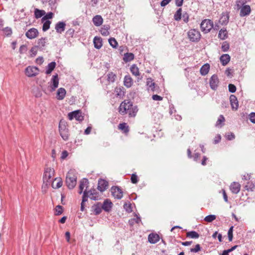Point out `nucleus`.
Returning a JSON list of instances; mask_svg holds the SVG:
<instances>
[{
    "label": "nucleus",
    "mask_w": 255,
    "mask_h": 255,
    "mask_svg": "<svg viewBox=\"0 0 255 255\" xmlns=\"http://www.w3.org/2000/svg\"><path fill=\"white\" fill-rule=\"evenodd\" d=\"M247 2L245 0H238L236 1V8L238 10L240 9V15L241 17L249 15L251 12V8L249 5H246Z\"/></svg>",
    "instance_id": "1"
},
{
    "label": "nucleus",
    "mask_w": 255,
    "mask_h": 255,
    "mask_svg": "<svg viewBox=\"0 0 255 255\" xmlns=\"http://www.w3.org/2000/svg\"><path fill=\"white\" fill-rule=\"evenodd\" d=\"M66 183L69 189H73L77 183V176L73 170H70L67 174Z\"/></svg>",
    "instance_id": "2"
},
{
    "label": "nucleus",
    "mask_w": 255,
    "mask_h": 255,
    "mask_svg": "<svg viewBox=\"0 0 255 255\" xmlns=\"http://www.w3.org/2000/svg\"><path fill=\"white\" fill-rule=\"evenodd\" d=\"M59 133L62 138L64 140L68 139L69 134L67 128L66 123L64 121H60L59 124Z\"/></svg>",
    "instance_id": "3"
},
{
    "label": "nucleus",
    "mask_w": 255,
    "mask_h": 255,
    "mask_svg": "<svg viewBox=\"0 0 255 255\" xmlns=\"http://www.w3.org/2000/svg\"><path fill=\"white\" fill-rule=\"evenodd\" d=\"M54 172L55 171L53 168H45L43 176V182L45 183L46 185L50 183L53 180L52 178L54 174Z\"/></svg>",
    "instance_id": "4"
},
{
    "label": "nucleus",
    "mask_w": 255,
    "mask_h": 255,
    "mask_svg": "<svg viewBox=\"0 0 255 255\" xmlns=\"http://www.w3.org/2000/svg\"><path fill=\"white\" fill-rule=\"evenodd\" d=\"M132 102L128 100H125L122 102L119 107V112L122 115H125L127 114V111L129 110V108L132 106Z\"/></svg>",
    "instance_id": "5"
},
{
    "label": "nucleus",
    "mask_w": 255,
    "mask_h": 255,
    "mask_svg": "<svg viewBox=\"0 0 255 255\" xmlns=\"http://www.w3.org/2000/svg\"><path fill=\"white\" fill-rule=\"evenodd\" d=\"M200 27L204 33H208L214 27L213 22L210 19H204L201 22Z\"/></svg>",
    "instance_id": "6"
},
{
    "label": "nucleus",
    "mask_w": 255,
    "mask_h": 255,
    "mask_svg": "<svg viewBox=\"0 0 255 255\" xmlns=\"http://www.w3.org/2000/svg\"><path fill=\"white\" fill-rule=\"evenodd\" d=\"M188 36L192 42H198L201 38L200 32L195 29L190 30L188 32Z\"/></svg>",
    "instance_id": "7"
},
{
    "label": "nucleus",
    "mask_w": 255,
    "mask_h": 255,
    "mask_svg": "<svg viewBox=\"0 0 255 255\" xmlns=\"http://www.w3.org/2000/svg\"><path fill=\"white\" fill-rule=\"evenodd\" d=\"M68 117L70 120L75 119L78 122H82L84 120V116L80 110H76L69 113Z\"/></svg>",
    "instance_id": "8"
},
{
    "label": "nucleus",
    "mask_w": 255,
    "mask_h": 255,
    "mask_svg": "<svg viewBox=\"0 0 255 255\" xmlns=\"http://www.w3.org/2000/svg\"><path fill=\"white\" fill-rule=\"evenodd\" d=\"M39 70L35 66H28L25 70V73L27 76L33 77L39 74Z\"/></svg>",
    "instance_id": "9"
},
{
    "label": "nucleus",
    "mask_w": 255,
    "mask_h": 255,
    "mask_svg": "<svg viewBox=\"0 0 255 255\" xmlns=\"http://www.w3.org/2000/svg\"><path fill=\"white\" fill-rule=\"evenodd\" d=\"M112 195L118 199H121L123 197V192L119 186H112L111 188Z\"/></svg>",
    "instance_id": "10"
},
{
    "label": "nucleus",
    "mask_w": 255,
    "mask_h": 255,
    "mask_svg": "<svg viewBox=\"0 0 255 255\" xmlns=\"http://www.w3.org/2000/svg\"><path fill=\"white\" fill-rule=\"evenodd\" d=\"M219 83V79L216 74L213 75L210 79L209 85L211 89L216 90Z\"/></svg>",
    "instance_id": "11"
},
{
    "label": "nucleus",
    "mask_w": 255,
    "mask_h": 255,
    "mask_svg": "<svg viewBox=\"0 0 255 255\" xmlns=\"http://www.w3.org/2000/svg\"><path fill=\"white\" fill-rule=\"evenodd\" d=\"M38 33V31L36 28H31L26 32L25 36L28 39H32L37 37Z\"/></svg>",
    "instance_id": "12"
},
{
    "label": "nucleus",
    "mask_w": 255,
    "mask_h": 255,
    "mask_svg": "<svg viewBox=\"0 0 255 255\" xmlns=\"http://www.w3.org/2000/svg\"><path fill=\"white\" fill-rule=\"evenodd\" d=\"M108 186V182L106 180L100 179L98 181V189L101 192L105 191Z\"/></svg>",
    "instance_id": "13"
},
{
    "label": "nucleus",
    "mask_w": 255,
    "mask_h": 255,
    "mask_svg": "<svg viewBox=\"0 0 255 255\" xmlns=\"http://www.w3.org/2000/svg\"><path fill=\"white\" fill-rule=\"evenodd\" d=\"M230 102L232 109L233 110H237L239 107V103L236 96L231 95L230 97Z\"/></svg>",
    "instance_id": "14"
},
{
    "label": "nucleus",
    "mask_w": 255,
    "mask_h": 255,
    "mask_svg": "<svg viewBox=\"0 0 255 255\" xmlns=\"http://www.w3.org/2000/svg\"><path fill=\"white\" fill-rule=\"evenodd\" d=\"M66 27V23L64 21H59L56 24L55 29L56 31L58 33H62L65 31Z\"/></svg>",
    "instance_id": "15"
},
{
    "label": "nucleus",
    "mask_w": 255,
    "mask_h": 255,
    "mask_svg": "<svg viewBox=\"0 0 255 255\" xmlns=\"http://www.w3.org/2000/svg\"><path fill=\"white\" fill-rule=\"evenodd\" d=\"M113 203L109 199H106L102 206V209L107 212H109L112 208Z\"/></svg>",
    "instance_id": "16"
},
{
    "label": "nucleus",
    "mask_w": 255,
    "mask_h": 255,
    "mask_svg": "<svg viewBox=\"0 0 255 255\" xmlns=\"http://www.w3.org/2000/svg\"><path fill=\"white\" fill-rule=\"evenodd\" d=\"M138 111V109L137 106H133L132 104L131 108H129V110L127 111V114H128L129 117L134 118L136 116Z\"/></svg>",
    "instance_id": "17"
},
{
    "label": "nucleus",
    "mask_w": 255,
    "mask_h": 255,
    "mask_svg": "<svg viewBox=\"0 0 255 255\" xmlns=\"http://www.w3.org/2000/svg\"><path fill=\"white\" fill-rule=\"evenodd\" d=\"M159 236L156 233H151L148 235V242L151 244H155L159 241Z\"/></svg>",
    "instance_id": "18"
},
{
    "label": "nucleus",
    "mask_w": 255,
    "mask_h": 255,
    "mask_svg": "<svg viewBox=\"0 0 255 255\" xmlns=\"http://www.w3.org/2000/svg\"><path fill=\"white\" fill-rule=\"evenodd\" d=\"M133 84V80L131 77L129 75H127L125 76L124 79V85L128 88H130Z\"/></svg>",
    "instance_id": "19"
},
{
    "label": "nucleus",
    "mask_w": 255,
    "mask_h": 255,
    "mask_svg": "<svg viewBox=\"0 0 255 255\" xmlns=\"http://www.w3.org/2000/svg\"><path fill=\"white\" fill-rule=\"evenodd\" d=\"M89 184V181L87 178H83L80 182L79 194H81L83 193V189L85 187L87 188Z\"/></svg>",
    "instance_id": "20"
},
{
    "label": "nucleus",
    "mask_w": 255,
    "mask_h": 255,
    "mask_svg": "<svg viewBox=\"0 0 255 255\" xmlns=\"http://www.w3.org/2000/svg\"><path fill=\"white\" fill-rule=\"evenodd\" d=\"M230 188L233 193L238 194L240 191L241 185L239 183L234 182L231 184Z\"/></svg>",
    "instance_id": "21"
},
{
    "label": "nucleus",
    "mask_w": 255,
    "mask_h": 255,
    "mask_svg": "<svg viewBox=\"0 0 255 255\" xmlns=\"http://www.w3.org/2000/svg\"><path fill=\"white\" fill-rule=\"evenodd\" d=\"M89 196H88V192L87 191V189H86L83 192V195L82 196V201L81 203V207H80V210L81 211H84L85 209V203L88 201Z\"/></svg>",
    "instance_id": "22"
},
{
    "label": "nucleus",
    "mask_w": 255,
    "mask_h": 255,
    "mask_svg": "<svg viewBox=\"0 0 255 255\" xmlns=\"http://www.w3.org/2000/svg\"><path fill=\"white\" fill-rule=\"evenodd\" d=\"M102 42V39L101 37L95 36L93 39V43L95 48L97 49H100L103 45Z\"/></svg>",
    "instance_id": "23"
},
{
    "label": "nucleus",
    "mask_w": 255,
    "mask_h": 255,
    "mask_svg": "<svg viewBox=\"0 0 255 255\" xmlns=\"http://www.w3.org/2000/svg\"><path fill=\"white\" fill-rule=\"evenodd\" d=\"M66 91L63 88H60L58 89L57 91L56 98L58 100H63L66 95Z\"/></svg>",
    "instance_id": "24"
},
{
    "label": "nucleus",
    "mask_w": 255,
    "mask_h": 255,
    "mask_svg": "<svg viewBox=\"0 0 255 255\" xmlns=\"http://www.w3.org/2000/svg\"><path fill=\"white\" fill-rule=\"evenodd\" d=\"M51 81L52 82V84L50 86V87L51 88L52 91H54L56 88L58 87L59 84L58 76L57 74L52 76Z\"/></svg>",
    "instance_id": "25"
},
{
    "label": "nucleus",
    "mask_w": 255,
    "mask_h": 255,
    "mask_svg": "<svg viewBox=\"0 0 255 255\" xmlns=\"http://www.w3.org/2000/svg\"><path fill=\"white\" fill-rule=\"evenodd\" d=\"M229 14L228 13H223L220 19V23L222 25H226L229 22Z\"/></svg>",
    "instance_id": "26"
},
{
    "label": "nucleus",
    "mask_w": 255,
    "mask_h": 255,
    "mask_svg": "<svg viewBox=\"0 0 255 255\" xmlns=\"http://www.w3.org/2000/svg\"><path fill=\"white\" fill-rule=\"evenodd\" d=\"M93 22L96 26H99L102 25L103 22L102 17L100 15H97L93 18Z\"/></svg>",
    "instance_id": "27"
},
{
    "label": "nucleus",
    "mask_w": 255,
    "mask_h": 255,
    "mask_svg": "<svg viewBox=\"0 0 255 255\" xmlns=\"http://www.w3.org/2000/svg\"><path fill=\"white\" fill-rule=\"evenodd\" d=\"M210 67V65L208 63L204 64L200 68V72L201 75L202 76L206 75L209 71Z\"/></svg>",
    "instance_id": "28"
},
{
    "label": "nucleus",
    "mask_w": 255,
    "mask_h": 255,
    "mask_svg": "<svg viewBox=\"0 0 255 255\" xmlns=\"http://www.w3.org/2000/svg\"><path fill=\"white\" fill-rule=\"evenodd\" d=\"M92 209L95 215H99L102 212V209H103L100 203H97L94 205L92 206Z\"/></svg>",
    "instance_id": "29"
},
{
    "label": "nucleus",
    "mask_w": 255,
    "mask_h": 255,
    "mask_svg": "<svg viewBox=\"0 0 255 255\" xmlns=\"http://www.w3.org/2000/svg\"><path fill=\"white\" fill-rule=\"evenodd\" d=\"M220 59L222 65L225 66L229 62L230 60V56L227 54H223L220 57Z\"/></svg>",
    "instance_id": "30"
},
{
    "label": "nucleus",
    "mask_w": 255,
    "mask_h": 255,
    "mask_svg": "<svg viewBox=\"0 0 255 255\" xmlns=\"http://www.w3.org/2000/svg\"><path fill=\"white\" fill-rule=\"evenodd\" d=\"M146 86L147 87V90H150L152 91H155V83L153 82L152 79L151 78L147 79Z\"/></svg>",
    "instance_id": "31"
},
{
    "label": "nucleus",
    "mask_w": 255,
    "mask_h": 255,
    "mask_svg": "<svg viewBox=\"0 0 255 255\" xmlns=\"http://www.w3.org/2000/svg\"><path fill=\"white\" fill-rule=\"evenodd\" d=\"M110 26L109 25H104L101 27L100 31L102 35L108 36L110 34Z\"/></svg>",
    "instance_id": "32"
},
{
    "label": "nucleus",
    "mask_w": 255,
    "mask_h": 255,
    "mask_svg": "<svg viewBox=\"0 0 255 255\" xmlns=\"http://www.w3.org/2000/svg\"><path fill=\"white\" fill-rule=\"evenodd\" d=\"M56 65V62L54 61L49 63L47 66L45 73L46 74H50L55 68Z\"/></svg>",
    "instance_id": "33"
},
{
    "label": "nucleus",
    "mask_w": 255,
    "mask_h": 255,
    "mask_svg": "<svg viewBox=\"0 0 255 255\" xmlns=\"http://www.w3.org/2000/svg\"><path fill=\"white\" fill-rule=\"evenodd\" d=\"M218 37L222 40L226 39L228 37V32L226 28H222L219 31Z\"/></svg>",
    "instance_id": "34"
},
{
    "label": "nucleus",
    "mask_w": 255,
    "mask_h": 255,
    "mask_svg": "<svg viewBox=\"0 0 255 255\" xmlns=\"http://www.w3.org/2000/svg\"><path fill=\"white\" fill-rule=\"evenodd\" d=\"M47 40V39L46 37H42L41 38L39 39L37 41V45L36 46V47L42 49L45 46Z\"/></svg>",
    "instance_id": "35"
},
{
    "label": "nucleus",
    "mask_w": 255,
    "mask_h": 255,
    "mask_svg": "<svg viewBox=\"0 0 255 255\" xmlns=\"http://www.w3.org/2000/svg\"><path fill=\"white\" fill-rule=\"evenodd\" d=\"M134 58V56L133 53L127 52L124 54L123 60L126 62H130L132 61Z\"/></svg>",
    "instance_id": "36"
},
{
    "label": "nucleus",
    "mask_w": 255,
    "mask_h": 255,
    "mask_svg": "<svg viewBox=\"0 0 255 255\" xmlns=\"http://www.w3.org/2000/svg\"><path fill=\"white\" fill-rule=\"evenodd\" d=\"M187 156L188 158H191L192 157L193 158V160L196 162L198 161V159L200 156V154L199 153H195L193 156L191 155V151L190 148L187 149Z\"/></svg>",
    "instance_id": "37"
},
{
    "label": "nucleus",
    "mask_w": 255,
    "mask_h": 255,
    "mask_svg": "<svg viewBox=\"0 0 255 255\" xmlns=\"http://www.w3.org/2000/svg\"><path fill=\"white\" fill-rule=\"evenodd\" d=\"M88 192L89 197L93 200H98V197L97 196V192L95 189H91L90 191H87Z\"/></svg>",
    "instance_id": "38"
},
{
    "label": "nucleus",
    "mask_w": 255,
    "mask_h": 255,
    "mask_svg": "<svg viewBox=\"0 0 255 255\" xmlns=\"http://www.w3.org/2000/svg\"><path fill=\"white\" fill-rule=\"evenodd\" d=\"M45 14V11L44 10H40L35 8L34 10V16L36 19L39 18Z\"/></svg>",
    "instance_id": "39"
},
{
    "label": "nucleus",
    "mask_w": 255,
    "mask_h": 255,
    "mask_svg": "<svg viewBox=\"0 0 255 255\" xmlns=\"http://www.w3.org/2000/svg\"><path fill=\"white\" fill-rule=\"evenodd\" d=\"M130 69V72L133 75L135 76H139V69L135 64L132 65Z\"/></svg>",
    "instance_id": "40"
},
{
    "label": "nucleus",
    "mask_w": 255,
    "mask_h": 255,
    "mask_svg": "<svg viewBox=\"0 0 255 255\" xmlns=\"http://www.w3.org/2000/svg\"><path fill=\"white\" fill-rule=\"evenodd\" d=\"M119 128L122 130L125 133H127L129 131L128 126L127 124L125 123L120 124L119 125Z\"/></svg>",
    "instance_id": "41"
},
{
    "label": "nucleus",
    "mask_w": 255,
    "mask_h": 255,
    "mask_svg": "<svg viewBox=\"0 0 255 255\" xmlns=\"http://www.w3.org/2000/svg\"><path fill=\"white\" fill-rule=\"evenodd\" d=\"M116 77V75L112 72L109 73L107 75V80L109 82L114 83Z\"/></svg>",
    "instance_id": "42"
},
{
    "label": "nucleus",
    "mask_w": 255,
    "mask_h": 255,
    "mask_svg": "<svg viewBox=\"0 0 255 255\" xmlns=\"http://www.w3.org/2000/svg\"><path fill=\"white\" fill-rule=\"evenodd\" d=\"M187 237L192 239H197L199 237V234L195 231H190L187 233Z\"/></svg>",
    "instance_id": "43"
},
{
    "label": "nucleus",
    "mask_w": 255,
    "mask_h": 255,
    "mask_svg": "<svg viewBox=\"0 0 255 255\" xmlns=\"http://www.w3.org/2000/svg\"><path fill=\"white\" fill-rule=\"evenodd\" d=\"M110 45L114 48H116L118 45V42L115 38L111 37L109 39Z\"/></svg>",
    "instance_id": "44"
},
{
    "label": "nucleus",
    "mask_w": 255,
    "mask_h": 255,
    "mask_svg": "<svg viewBox=\"0 0 255 255\" xmlns=\"http://www.w3.org/2000/svg\"><path fill=\"white\" fill-rule=\"evenodd\" d=\"M43 22V24L42 26V30L43 31H46L49 29L51 21L49 20H46L44 21Z\"/></svg>",
    "instance_id": "45"
},
{
    "label": "nucleus",
    "mask_w": 255,
    "mask_h": 255,
    "mask_svg": "<svg viewBox=\"0 0 255 255\" xmlns=\"http://www.w3.org/2000/svg\"><path fill=\"white\" fill-rule=\"evenodd\" d=\"M225 122V118L224 116L222 115H221L216 123V127H221L222 124Z\"/></svg>",
    "instance_id": "46"
},
{
    "label": "nucleus",
    "mask_w": 255,
    "mask_h": 255,
    "mask_svg": "<svg viewBox=\"0 0 255 255\" xmlns=\"http://www.w3.org/2000/svg\"><path fill=\"white\" fill-rule=\"evenodd\" d=\"M181 11L182 9L181 8H179L176 11L174 15V18L175 20L178 21L181 19L182 15Z\"/></svg>",
    "instance_id": "47"
},
{
    "label": "nucleus",
    "mask_w": 255,
    "mask_h": 255,
    "mask_svg": "<svg viewBox=\"0 0 255 255\" xmlns=\"http://www.w3.org/2000/svg\"><path fill=\"white\" fill-rule=\"evenodd\" d=\"M216 218V216L215 215H209L206 216L204 218V221L210 223L215 220Z\"/></svg>",
    "instance_id": "48"
},
{
    "label": "nucleus",
    "mask_w": 255,
    "mask_h": 255,
    "mask_svg": "<svg viewBox=\"0 0 255 255\" xmlns=\"http://www.w3.org/2000/svg\"><path fill=\"white\" fill-rule=\"evenodd\" d=\"M2 30L3 31V33L5 35H6L7 36H9L11 35L12 34V29L9 27H6L5 28H3Z\"/></svg>",
    "instance_id": "49"
},
{
    "label": "nucleus",
    "mask_w": 255,
    "mask_h": 255,
    "mask_svg": "<svg viewBox=\"0 0 255 255\" xmlns=\"http://www.w3.org/2000/svg\"><path fill=\"white\" fill-rule=\"evenodd\" d=\"M247 190H253L255 188V185L252 182H248L245 187Z\"/></svg>",
    "instance_id": "50"
},
{
    "label": "nucleus",
    "mask_w": 255,
    "mask_h": 255,
    "mask_svg": "<svg viewBox=\"0 0 255 255\" xmlns=\"http://www.w3.org/2000/svg\"><path fill=\"white\" fill-rule=\"evenodd\" d=\"M53 13L52 12H48L46 15H44V16L42 18V22H43L44 21L48 20L49 19H51L53 17Z\"/></svg>",
    "instance_id": "51"
},
{
    "label": "nucleus",
    "mask_w": 255,
    "mask_h": 255,
    "mask_svg": "<svg viewBox=\"0 0 255 255\" xmlns=\"http://www.w3.org/2000/svg\"><path fill=\"white\" fill-rule=\"evenodd\" d=\"M63 207L61 205H57L55 208L56 215H60L63 213Z\"/></svg>",
    "instance_id": "52"
},
{
    "label": "nucleus",
    "mask_w": 255,
    "mask_h": 255,
    "mask_svg": "<svg viewBox=\"0 0 255 255\" xmlns=\"http://www.w3.org/2000/svg\"><path fill=\"white\" fill-rule=\"evenodd\" d=\"M229 47H230V45H229V43L227 41H225L223 43V44L222 45V47H221L222 50L223 52H226L229 50Z\"/></svg>",
    "instance_id": "53"
},
{
    "label": "nucleus",
    "mask_w": 255,
    "mask_h": 255,
    "mask_svg": "<svg viewBox=\"0 0 255 255\" xmlns=\"http://www.w3.org/2000/svg\"><path fill=\"white\" fill-rule=\"evenodd\" d=\"M233 228H234L233 226H231L230 228V229H229V230L228 231V238H229V240L230 242H231L233 240Z\"/></svg>",
    "instance_id": "54"
},
{
    "label": "nucleus",
    "mask_w": 255,
    "mask_h": 255,
    "mask_svg": "<svg viewBox=\"0 0 255 255\" xmlns=\"http://www.w3.org/2000/svg\"><path fill=\"white\" fill-rule=\"evenodd\" d=\"M124 208L128 213H130L132 211L131 204L130 203H125L124 205Z\"/></svg>",
    "instance_id": "55"
},
{
    "label": "nucleus",
    "mask_w": 255,
    "mask_h": 255,
    "mask_svg": "<svg viewBox=\"0 0 255 255\" xmlns=\"http://www.w3.org/2000/svg\"><path fill=\"white\" fill-rule=\"evenodd\" d=\"M75 33V30L70 28L66 32V35L69 37H73Z\"/></svg>",
    "instance_id": "56"
},
{
    "label": "nucleus",
    "mask_w": 255,
    "mask_h": 255,
    "mask_svg": "<svg viewBox=\"0 0 255 255\" xmlns=\"http://www.w3.org/2000/svg\"><path fill=\"white\" fill-rule=\"evenodd\" d=\"M48 3L52 9L56 8L57 0H49Z\"/></svg>",
    "instance_id": "57"
},
{
    "label": "nucleus",
    "mask_w": 255,
    "mask_h": 255,
    "mask_svg": "<svg viewBox=\"0 0 255 255\" xmlns=\"http://www.w3.org/2000/svg\"><path fill=\"white\" fill-rule=\"evenodd\" d=\"M229 91L230 93H234L236 91V87L232 84H229L228 85Z\"/></svg>",
    "instance_id": "58"
},
{
    "label": "nucleus",
    "mask_w": 255,
    "mask_h": 255,
    "mask_svg": "<svg viewBox=\"0 0 255 255\" xmlns=\"http://www.w3.org/2000/svg\"><path fill=\"white\" fill-rule=\"evenodd\" d=\"M131 182L133 184H136L138 182V177L135 174H132L131 176Z\"/></svg>",
    "instance_id": "59"
},
{
    "label": "nucleus",
    "mask_w": 255,
    "mask_h": 255,
    "mask_svg": "<svg viewBox=\"0 0 255 255\" xmlns=\"http://www.w3.org/2000/svg\"><path fill=\"white\" fill-rule=\"evenodd\" d=\"M201 250V247L199 244H197L194 248L190 249V252L192 253H197Z\"/></svg>",
    "instance_id": "60"
},
{
    "label": "nucleus",
    "mask_w": 255,
    "mask_h": 255,
    "mask_svg": "<svg viewBox=\"0 0 255 255\" xmlns=\"http://www.w3.org/2000/svg\"><path fill=\"white\" fill-rule=\"evenodd\" d=\"M62 181L61 179H59L55 185H54L53 183L52 184V187L54 189H58L60 188L62 186Z\"/></svg>",
    "instance_id": "61"
},
{
    "label": "nucleus",
    "mask_w": 255,
    "mask_h": 255,
    "mask_svg": "<svg viewBox=\"0 0 255 255\" xmlns=\"http://www.w3.org/2000/svg\"><path fill=\"white\" fill-rule=\"evenodd\" d=\"M27 51V46L25 45H22L20 46L19 52L20 54H23Z\"/></svg>",
    "instance_id": "62"
},
{
    "label": "nucleus",
    "mask_w": 255,
    "mask_h": 255,
    "mask_svg": "<svg viewBox=\"0 0 255 255\" xmlns=\"http://www.w3.org/2000/svg\"><path fill=\"white\" fill-rule=\"evenodd\" d=\"M250 120L254 124H255V113L252 112L250 114Z\"/></svg>",
    "instance_id": "63"
},
{
    "label": "nucleus",
    "mask_w": 255,
    "mask_h": 255,
    "mask_svg": "<svg viewBox=\"0 0 255 255\" xmlns=\"http://www.w3.org/2000/svg\"><path fill=\"white\" fill-rule=\"evenodd\" d=\"M37 47L36 46L34 47H32L31 49H30V55L31 57H34L35 56L36 54H37V50L36 49Z\"/></svg>",
    "instance_id": "64"
}]
</instances>
